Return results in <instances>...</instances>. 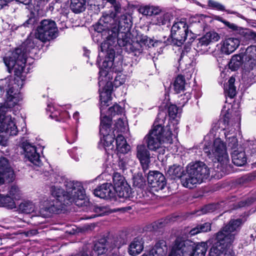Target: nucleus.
<instances>
[{"instance_id": "nucleus-38", "label": "nucleus", "mask_w": 256, "mask_h": 256, "mask_svg": "<svg viewBox=\"0 0 256 256\" xmlns=\"http://www.w3.org/2000/svg\"><path fill=\"white\" fill-rule=\"evenodd\" d=\"M181 238L179 237V235L177 236L174 240L171 248L170 252L168 256H182V244Z\"/></svg>"}, {"instance_id": "nucleus-7", "label": "nucleus", "mask_w": 256, "mask_h": 256, "mask_svg": "<svg viewBox=\"0 0 256 256\" xmlns=\"http://www.w3.org/2000/svg\"><path fill=\"white\" fill-rule=\"evenodd\" d=\"M4 61L9 72L13 70L14 80H24L25 76H23V72L26 62V51L24 48H16L11 56L4 58Z\"/></svg>"}, {"instance_id": "nucleus-63", "label": "nucleus", "mask_w": 256, "mask_h": 256, "mask_svg": "<svg viewBox=\"0 0 256 256\" xmlns=\"http://www.w3.org/2000/svg\"><path fill=\"white\" fill-rule=\"evenodd\" d=\"M12 0H0V10L8 5Z\"/></svg>"}, {"instance_id": "nucleus-14", "label": "nucleus", "mask_w": 256, "mask_h": 256, "mask_svg": "<svg viewBox=\"0 0 256 256\" xmlns=\"http://www.w3.org/2000/svg\"><path fill=\"white\" fill-rule=\"evenodd\" d=\"M93 194L102 199L116 201V194L111 183L105 182L98 185L94 190Z\"/></svg>"}, {"instance_id": "nucleus-4", "label": "nucleus", "mask_w": 256, "mask_h": 256, "mask_svg": "<svg viewBox=\"0 0 256 256\" xmlns=\"http://www.w3.org/2000/svg\"><path fill=\"white\" fill-rule=\"evenodd\" d=\"M180 107L173 104L171 100L168 91L166 90L161 102V112L169 116L168 122L166 126L161 124V144L162 143H172V130L174 129V124L170 120H175L179 117L181 112H179Z\"/></svg>"}, {"instance_id": "nucleus-2", "label": "nucleus", "mask_w": 256, "mask_h": 256, "mask_svg": "<svg viewBox=\"0 0 256 256\" xmlns=\"http://www.w3.org/2000/svg\"><path fill=\"white\" fill-rule=\"evenodd\" d=\"M111 33L106 36V40L101 43L100 51L104 54V59L102 66L99 65V73L100 76H106L110 69L114 66L116 51L114 44L116 41L120 47H125L126 50L128 53L141 50L140 46L138 42L132 40L130 36V32L119 30L116 26H112ZM98 62V59L96 61Z\"/></svg>"}, {"instance_id": "nucleus-8", "label": "nucleus", "mask_w": 256, "mask_h": 256, "mask_svg": "<svg viewBox=\"0 0 256 256\" xmlns=\"http://www.w3.org/2000/svg\"><path fill=\"white\" fill-rule=\"evenodd\" d=\"M58 36V30L56 22L52 19L42 20L36 28V38L43 43L54 40Z\"/></svg>"}, {"instance_id": "nucleus-42", "label": "nucleus", "mask_w": 256, "mask_h": 256, "mask_svg": "<svg viewBox=\"0 0 256 256\" xmlns=\"http://www.w3.org/2000/svg\"><path fill=\"white\" fill-rule=\"evenodd\" d=\"M122 189L120 190L121 194H120L118 192V190L114 189V193L116 194V201L117 200L118 197V198H122L124 199L130 198H132V188L128 184V190H126V188H124L123 186H120Z\"/></svg>"}, {"instance_id": "nucleus-34", "label": "nucleus", "mask_w": 256, "mask_h": 256, "mask_svg": "<svg viewBox=\"0 0 256 256\" xmlns=\"http://www.w3.org/2000/svg\"><path fill=\"white\" fill-rule=\"evenodd\" d=\"M70 8L75 14H80L85 10L86 0H70Z\"/></svg>"}, {"instance_id": "nucleus-11", "label": "nucleus", "mask_w": 256, "mask_h": 256, "mask_svg": "<svg viewBox=\"0 0 256 256\" xmlns=\"http://www.w3.org/2000/svg\"><path fill=\"white\" fill-rule=\"evenodd\" d=\"M245 220L241 218L230 219L229 222L224 225L217 232L232 243H234L236 235L240 230Z\"/></svg>"}, {"instance_id": "nucleus-19", "label": "nucleus", "mask_w": 256, "mask_h": 256, "mask_svg": "<svg viewBox=\"0 0 256 256\" xmlns=\"http://www.w3.org/2000/svg\"><path fill=\"white\" fill-rule=\"evenodd\" d=\"M22 144L26 158L34 164L39 166L41 162L40 154L37 152L36 147L28 140L24 142Z\"/></svg>"}, {"instance_id": "nucleus-50", "label": "nucleus", "mask_w": 256, "mask_h": 256, "mask_svg": "<svg viewBox=\"0 0 256 256\" xmlns=\"http://www.w3.org/2000/svg\"><path fill=\"white\" fill-rule=\"evenodd\" d=\"M208 4L210 8H211L213 9L222 12L225 10L224 6L218 2L214 1L213 0H208Z\"/></svg>"}, {"instance_id": "nucleus-45", "label": "nucleus", "mask_w": 256, "mask_h": 256, "mask_svg": "<svg viewBox=\"0 0 256 256\" xmlns=\"http://www.w3.org/2000/svg\"><path fill=\"white\" fill-rule=\"evenodd\" d=\"M10 172V168L9 166L8 160L5 158H0V176H7V174ZM9 176V174H8Z\"/></svg>"}, {"instance_id": "nucleus-62", "label": "nucleus", "mask_w": 256, "mask_h": 256, "mask_svg": "<svg viewBox=\"0 0 256 256\" xmlns=\"http://www.w3.org/2000/svg\"><path fill=\"white\" fill-rule=\"evenodd\" d=\"M61 112V110H53L51 114H50V116L52 118L54 119L55 120L56 118H58V114H60Z\"/></svg>"}, {"instance_id": "nucleus-30", "label": "nucleus", "mask_w": 256, "mask_h": 256, "mask_svg": "<svg viewBox=\"0 0 256 256\" xmlns=\"http://www.w3.org/2000/svg\"><path fill=\"white\" fill-rule=\"evenodd\" d=\"M144 248L142 238L136 237L134 239L128 247V253L130 255L136 256L140 254Z\"/></svg>"}, {"instance_id": "nucleus-46", "label": "nucleus", "mask_w": 256, "mask_h": 256, "mask_svg": "<svg viewBox=\"0 0 256 256\" xmlns=\"http://www.w3.org/2000/svg\"><path fill=\"white\" fill-rule=\"evenodd\" d=\"M94 28L96 32L101 34L102 36H108L110 34L112 28H109L106 26L102 24L100 22H98L94 25Z\"/></svg>"}, {"instance_id": "nucleus-20", "label": "nucleus", "mask_w": 256, "mask_h": 256, "mask_svg": "<svg viewBox=\"0 0 256 256\" xmlns=\"http://www.w3.org/2000/svg\"><path fill=\"white\" fill-rule=\"evenodd\" d=\"M160 174V172L158 171H150L147 176L150 192L156 198L159 196L158 194L160 190V176H158Z\"/></svg>"}, {"instance_id": "nucleus-18", "label": "nucleus", "mask_w": 256, "mask_h": 256, "mask_svg": "<svg viewBox=\"0 0 256 256\" xmlns=\"http://www.w3.org/2000/svg\"><path fill=\"white\" fill-rule=\"evenodd\" d=\"M114 140H116V150L118 152L124 154L128 153V151H130V146L128 144L126 140L122 134H118L116 137L114 134V139L112 142V144L110 146H105V142L103 140V136L100 137V141L103 142V146L106 151L107 150V149H110L112 150L114 148V146L113 144Z\"/></svg>"}, {"instance_id": "nucleus-59", "label": "nucleus", "mask_w": 256, "mask_h": 256, "mask_svg": "<svg viewBox=\"0 0 256 256\" xmlns=\"http://www.w3.org/2000/svg\"><path fill=\"white\" fill-rule=\"evenodd\" d=\"M77 139V136L74 132H71L66 136V141L70 144L74 143Z\"/></svg>"}, {"instance_id": "nucleus-29", "label": "nucleus", "mask_w": 256, "mask_h": 256, "mask_svg": "<svg viewBox=\"0 0 256 256\" xmlns=\"http://www.w3.org/2000/svg\"><path fill=\"white\" fill-rule=\"evenodd\" d=\"M112 68V71L113 72H115L116 73H117V75L115 77V78H114V80L113 82H112L110 81H108L106 83V84H104V86H106L108 82H110V83H112V88H114V86L116 88H118L121 85H122V84H124V82H125V78H122V74H122V72L123 70H122V66L118 67V68H117L116 67H115V66L113 67V66H112V67L108 70V72H110V70H111ZM108 74H109V73H108ZM98 74H100L99 72H98ZM108 76V75H107L106 76V77ZM99 78H102H102H106V76H104V77L100 76V74H99Z\"/></svg>"}, {"instance_id": "nucleus-35", "label": "nucleus", "mask_w": 256, "mask_h": 256, "mask_svg": "<svg viewBox=\"0 0 256 256\" xmlns=\"http://www.w3.org/2000/svg\"><path fill=\"white\" fill-rule=\"evenodd\" d=\"M139 12L143 15L146 16H156L160 13V8L158 6L146 5L140 6Z\"/></svg>"}, {"instance_id": "nucleus-56", "label": "nucleus", "mask_w": 256, "mask_h": 256, "mask_svg": "<svg viewBox=\"0 0 256 256\" xmlns=\"http://www.w3.org/2000/svg\"><path fill=\"white\" fill-rule=\"evenodd\" d=\"M232 114L228 112V110H226L224 114L222 116V120L223 124L226 126H228L229 125L230 120L231 118Z\"/></svg>"}, {"instance_id": "nucleus-60", "label": "nucleus", "mask_w": 256, "mask_h": 256, "mask_svg": "<svg viewBox=\"0 0 256 256\" xmlns=\"http://www.w3.org/2000/svg\"><path fill=\"white\" fill-rule=\"evenodd\" d=\"M224 12H226L227 14H235L238 17L242 19V20H246V18H245V17L244 16H243L242 14H240L236 12H235V11H233L232 10H226L225 9V10H224Z\"/></svg>"}, {"instance_id": "nucleus-24", "label": "nucleus", "mask_w": 256, "mask_h": 256, "mask_svg": "<svg viewBox=\"0 0 256 256\" xmlns=\"http://www.w3.org/2000/svg\"><path fill=\"white\" fill-rule=\"evenodd\" d=\"M236 38L242 43H246L250 40H256V32L250 29L239 27L236 33H234Z\"/></svg>"}, {"instance_id": "nucleus-49", "label": "nucleus", "mask_w": 256, "mask_h": 256, "mask_svg": "<svg viewBox=\"0 0 256 256\" xmlns=\"http://www.w3.org/2000/svg\"><path fill=\"white\" fill-rule=\"evenodd\" d=\"M160 248V240H158L154 246L152 248L146 253H144L142 256H160L158 250Z\"/></svg>"}, {"instance_id": "nucleus-26", "label": "nucleus", "mask_w": 256, "mask_h": 256, "mask_svg": "<svg viewBox=\"0 0 256 256\" xmlns=\"http://www.w3.org/2000/svg\"><path fill=\"white\" fill-rule=\"evenodd\" d=\"M134 42H138V44H140V49L142 50L139 52H134V56L139 55L140 54L142 53L144 48L148 49L152 46L154 47L157 46L158 43V40L154 42L152 40L148 38L146 36L144 35L136 37V40L134 41Z\"/></svg>"}, {"instance_id": "nucleus-37", "label": "nucleus", "mask_w": 256, "mask_h": 256, "mask_svg": "<svg viewBox=\"0 0 256 256\" xmlns=\"http://www.w3.org/2000/svg\"><path fill=\"white\" fill-rule=\"evenodd\" d=\"M0 206L12 210L16 208V204L14 200L10 196L0 194Z\"/></svg>"}, {"instance_id": "nucleus-53", "label": "nucleus", "mask_w": 256, "mask_h": 256, "mask_svg": "<svg viewBox=\"0 0 256 256\" xmlns=\"http://www.w3.org/2000/svg\"><path fill=\"white\" fill-rule=\"evenodd\" d=\"M216 208V206L214 204H210L202 208L201 210L202 214H205L214 212Z\"/></svg>"}, {"instance_id": "nucleus-23", "label": "nucleus", "mask_w": 256, "mask_h": 256, "mask_svg": "<svg viewBox=\"0 0 256 256\" xmlns=\"http://www.w3.org/2000/svg\"><path fill=\"white\" fill-rule=\"evenodd\" d=\"M240 41L235 37L226 38L222 42L221 52L226 54H230L240 46Z\"/></svg>"}, {"instance_id": "nucleus-6", "label": "nucleus", "mask_w": 256, "mask_h": 256, "mask_svg": "<svg viewBox=\"0 0 256 256\" xmlns=\"http://www.w3.org/2000/svg\"><path fill=\"white\" fill-rule=\"evenodd\" d=\"M210 175V168L204 162L199 161L190 163L186 169V188H194L196 184L208 178Z\"/></svg>"}, {"instance_id": "nucleus-52", "label": "nucleus", "mask_w": 256, "mask_h": 256, "mask_svg": "<svg viewBox=\"0 0 256 256\" xmlns=\"http://www.w3.org/2000/svg\"><path fill=\"white\" fill-rule=\"evenodd\" d=\"M70 118L68 112L66 110H61L56 120L59 122H65Z\"/></svg>"}, {"instance_id": "nucleus-33", "label": "nucleus", "mask_w": 256, "mask_h": 256, "mask_svg": "<svg viewBox=\"0 0 256 256\" xmlns=\"http://www.w3.org/2000/svg\"><path fill=\"white\" fill-rule=\"evenodd\" d=\"M244 55L242 54H234L232 56L228 63V68L232 71L237 70L243 63Z\"/></svg>"}, {"instance_id": "nucleus-15", "label": "nucleus", "mask_w": 256, "mask_h": 256, "mask_svg": "<svg viewBox=\"0 0 256 256\" xmlns=\"http://www.w3.org/2000/svg\"><path fill=\"white\" fill-rule=\"evenodd\" d=\"M18 86H14L10 82L6 81L5 83L0 84V92L4 94L6 92V102H11L14 106L18 101V95L19 94Z\"/></svg>"}, {"instance_id": "nucleus-51", "label": "nucleus", "mask_w": 256, "mask_h": 256, "mask_svg": "<svg viewBox=\"0 0 256 256\" xmlns=\"http://www.w3.org/2000/svg\"><path fill=\"white\" fill-rule=\"evenodd\" d=\"M255 201V199L254 198H248L245 200H243L239 201L238 202V206L240 208L248 206L252 204Z\"/></svg>"}, {"instance_id": "nucleus-22", "label": "nucleus", "mask_w": 256, "mask_h": 256, "mask_svg": "<svg viewBox=\"0 0 256 256\" xmlns=\"http://www.w3.org/2000/svg\"><path fill=\"white\" fill-rule=\"evenodd\" d=\"M186 170H184L183 167L180 165L174 164L169 167L166 173V176L171 180L180 179L182 186L186 188V178H184H184Z\"/></svg>"}, {"instance_id": "nucleus-47", "label": "nucleus", "mask_w": 256, "mask_h": 256, "mask_svg": "<svg viewBox=\"0 0 256 256\" xmlns=\"http://www.w3.org/2000/svg\"><path fill=\"white\" fill-rule=\"evenodd\" d=\"M192 98V94L188 92H186L184 94L178 96V104L179 107H184Z\"/></svg>"}, {"instance_id": "nucleus-41", "label": "nucleus", "mask_w": 256, "mask_h": 256, "mask_svg": "<svg viewBox=\"0 0 256 256\" xmlns=\"http://www.w3.org/2000/svg\"><path fill=\"white\" fill-rule=\"evenodd\" d=\"M145 177L142 173H138L133 176V186L140 190H144L146 186Z\"/></svg>"}, {"instance_id": "nucleus-36", "label": "nucleus", "mask_w": 256, "mask_h": 256, "mask_svg": "<svg viewBox=\"0 0 256 256\" xmlns=\"http://www.w3.org/2000/svg\"><path fill=\"white\" fill-rule=\"evenodd\" d=\"M186 79L184 76L178 74L175 78L173 86L176 93L178 94L185 90Z\"/></svg>"}, {"instance_id": "nucleus-16", "label": "nucleus", "mask_w": 256, "mask_h": 256, "mask_svg": "<svg viewBox=\"0 0 256 256\" xmlns=\"http://www.w3.org/2000/svg\"><path fill=\"white\" fill-rule=\"evenodd\" d=\"M220 38L219 34L214 31H210L202 37L196 40H192L194 44H196V50H202L204 48L207 46L212 43L218 42Z\"/></svg>"}, {"instance_id": "nucleus-9", "label": "nucleus", "mask_w": 256, "mask_h": 256, "mask_svg": "<svg viewBox=\"0 0 256 256\" xmlns=\"http://www.w3.org/2000/svg\"><path fill=\"white\" fill-rule=\"evenodd\" d=\"M224 238L218 232L214 235V242L210 248V256H234V252L230 250L233 244Z\"/></svg>"}, {"instance_id": "nucleus-10", "label": "nucleus", "mask_w": 256, "mask_h": 256, "mask_svg": "<svg viewBox=\"0 0 256 256\" xmlns=\"http://www.w3.org/2000/svg\"><path fill=\"white\" fill-rule=\"evenodd\" d=\"M158 113L154 124L148 134L145 136L144 140L147 148L150 150L156 151L160 148V106H158Z\"/></svg>"}, {"instance_id": "nucleus-61", "label": "nucleus", "mask_w": 256, "mask_h": 256, "mask_svg": "<svg viewBox=\"0 0 256 256\" xmlns=\"http://www.w3.org/2000/svg\"><path fill=\"white\" fill-rule=\"evenodd\" d=\"M232 140V141L229 142L228 146H230L232 148H235L238 146V140L236 136H232L231 138H229V140Z\"/></svg>"}, {"instance_id": "nucleus-28", "label": "nucleus", "mask_w": 256, "mask_h": 256, "mask_svg": "<svg viewBox=\"0 0 256 256\" xmlns=\"http://www.w3.org/2000/svg\"><path fill=\"white\" fill-rule=\"evenodd\" d=\"M232 162L238 166L245 165L247 162V157L244 150H234L232 153Z\"/></svg>"}, {"instance_id": "nucleus-32", "label": "nucleus", "mask_w": 256, "mask_h": 256, "mask_svg": "<svg viewBox=\"0 0 256 256\" xmlns=\"http://www.w3.org/2000/svg\"><path fill=\"white\" fill-rule=\"evenodd\" d=\"M130 16L127 14L121 15L118 23L115 24L116 28H118L119 30H125L126 32H130L132 26V22L130 20Z\"/></svg>"}, {"instance_id": "nucleus-13", "label": "nucleus", "mask_w": 256, "mask_h": 256, "mask_svg": "<svg viewBox=\"0 0 256 256\" xmlns=\"http://www.w3.org/2000/svg\"><path fill=\"white\" fill-rule=\"evenodd\" d=\"M8 107L0 106V132L10 130L12 135H16L18 132L17 126L10 116H6Z\"/></svg>"}, {"instance_id": "nucleus-40", "label": "nucleus", "mask_w": 256, "mask_h": 256, "mask_svg": "<svg viewBox=\"0 0 256 256\" xmlns=\"http://www.w3.org/2000/svg\"><path fill=\"white\" fill-rule=\"evenodd\" d=\"M107 240L106 238H102L98 240L94 244V250L97 252L98 256L105 254L108 249L106 248Z\"/></svg>"}, {"instance_id": "nucleus-57", "label": "nucleus", "mask_w": 256, "mask_h": 256, "mask_svg": "<svg viewBox=\"0 0 256 256\" xmlns=\"http://www.w3.org/2000/svg\"><path fill=\"white\" fill-rule=\"evenodd\" d=\"M5 132L7 134H9L10 135L12 136L11 134L10 133V130L6 131L4 130L2 132H0V145L5 146L6 145L7 143V139L6 136L3 135L2 134H1V133Z\"/></svg>"}, {"instance_id": "nucleus-55", "label": "nucleus", "mask_w": 256, "mask_h": 256, "mask_svg": "<svg viewBox=\"0 0 256 256\" xmlns=\"http://www.w3.org/2000/svg\"><path fill=\"white\" fill-rule=\"evenodd\" d=\"M160 228V220H158L147 226L148 230L150 231H158Z\"/></svg>"}, {"instance_id": "nucleus-43", "label": "nucleus", "mask_w": 256, "mask_h": 256, "mask_svg": "<svg viewBox=\"0 0 256 256\" xmlns=\"http://www.w3.org/2000/svg\"><path fill=\"white\" fill-rule=\"evenodd\" d=\"M28 20L23 24L24 27L32 28L38 24L39 17L34 12L31 11L28 15Z\"/></svg>"}, {"instance_id": "nucleus-54", "label": "nucleus", "mask_w": 256, "mask_h": 256, "mask_svg": "<svg viewBox=\"0 0 256 256\" xmlns=\"http://www.w3.org/2000/svg\"><path fill=\"white\" fill-rule=\"evenodd\" d=\"M198 226L200 232H208L211 230V224L210 222L198 224Z\"/></svg>"}, {"instance_id": "nucleus-3", "label": "nucleus", "mask_w": 256, "mask_h": 256, "mask_svg": "<svg viewBox=\"0 0 256 256\" xmlns=\"http://www.w3.org/2000/svg\"><path fill=\"white\" fill-rule=\"evenodd\" d=\"M100 94V124L99 126V132L103 136L104 144L110 146L114 139V131L112 128V118L116 115L122 114L123 111L122 108L118 104L116 103L110 106L106 111V108L109 106L112 100V83L108 82L106 86L98 90Z\"/></svg>"}, {"instance_id": "nucleus-27", "label": "nucleus", "mask_w": 256, "mask_h": 256, "mask_svg": "<svg viewBox=\"0 0 256 256\" xmlns=\"http://www.w3.org/2000/svg\"><path fill=\"white\" fill-rule=\"evenodd\" d=\"M112 186L114 189L118 190V192L120 194V190L122 188L120 186H123L126 190H128V184L124 176L122 175L120 173L115 172L113 174L112 176Z\"/></svg>"}, {"instance_id": "nucleus-21", "label": "nucleus", "mask_w": 256, "mask_h": 256, "mask_svg": "<svg viewBox=\"0 0 256 256\" xmlns=\"http://www.w3.org/2000/svg\"><path fill=\"white\" fill-rule=\"evenodd\" d=\"M136 156L144 171L147 170L150 163V154L145 145L141 144L137 146Z\"/></svg>"}, {"instance_id": "nucleus-1", "label": "nucleus", "mask_w": 256, "mask_h": 256, "mask_svg": "<svg viewBox=\"0 0 256 256\" xmlns=\"http://www.w3.org/2000/svg\"><path fill=\"white\" fill-rule=\"evenodd\" d=\"M66 190L56 186L51 188V196L44 205V210L54 214H60L66 207L72 203L78 207L87 206L88 200L82 182L78 181L67 182Z\"/></svg>"}, {"instance_id": "nucleus-48", "label": "nucleus", "mask_w": 256, "mask_h": 256, "mask_svg": "<svg viewBox=\"0 0 256 256\" xmlns=\"http://www.w3.org/2000/svg\"><path fill=\"white\" fill-rule=\"evenodd\" d=\"M10 196L14 200H18L20 198V190L18 188L15 186H12L9 191H8Z\"/></svg>"}, {"instance_id": "nucleus-58", "label": "nucleus", "mask_w": 256, "mask_h": 256, "mask_svg": "<svg viewBox=\"0 0 256 256\" xmlns=\"http://www.w3.org/2000/svg\"><path fill=\"white\" fill-rule=\"evenodd\" d=\"M224 24L228 28L234 32V33H236L240 26H238L234 24L230 23V22L226 20L224 22Z\"/></svg>"}, {"instance_id": "nucleus-25", "label": "nucleus", "mask_w": 256, "mask_h": 256, "mask_svg": "<svg viewBox=\"0 0 256 256\" xmlns=\"http://www.w3.org/2000/svg\"><path fill=\"white\" fill-rule=\"evenodd\" d=\"M174 16L170 13L166 12L164 14L162 18H161V29L162 33H166L168 38H173V32H172V22L173 20Z\"/></svg>"}, {"instance_id": "nucleus-64", "label": "nucleus", "mask_w": 256, "mask_h": 256, "mask_svg": "<svg viewBox=\"0 0 256 256\" xmlns=\"http://www.w3.org/2000/svg\"><path fill=\"white\" fill-rule=\"evenodd\" d=\"M114 7V10H115L116 13L118 14L120 12L121 10V4H120V2H116V4H112Z\"/></svg>"}, {"instance_id": "nucleus-5", "label": "nucleus", "mask_w": 256, "mask_h": 256, "mask_svg": "<svg viewBox=\"0 0 256 256\" xmlns=\"http://www.w3.org/2000/svg\"><path fill=\"white\" fill-rule=\"evenodd\" d=\"M172 32H173V38H170L166 40V36H164V43L165 46H181L185 42L187 38L190 36L188 43L192 42L193 39L192 32L189 30V26L187 22V19L184 18H176L172 22Z\"/></svg>"}, {"instance_id": "nucleus-17", "label": "nucleus", "mask_w": 256, "mask_h": 256, "mask_svg": "<svg viewBox=\"0 0 256 256\" xmlns=\"http://www.w3.org/2000/svg\"><path fill=\"white\" fill-rule=\"evenodd\" d=\"M220 38L219 34L214 31H210L202 37L196 40H192L194 44H196V50H202L204 48L207 46L212 43L218 42Z\"/></svg>"}, {"instance_id": "nucleus-44", "label": "nucleus", "mask_w": 256, "mask_h": 256, "mask_svg": "<svg viewBox=\"0 0 256 256\" xmlns=\"http://www.w3.org/2000/svg\"><path fill=\"white\" fill-rule=\"evenodd\" d=\"M18 210L22 213L30 214L34 211V206L32 202L26 201L20 204Z\"/></svg>"}, {"instance_id": "nucleus-31", "label": "nucleus", "mask_w": 256, "mask_h": 256, "mask_svg": "<svg viewBox=\"0 0 256 256\" xmlns=\"http://www.w3.org/2000/svg\"><path fill=\"white\" fill-rule=\"evenodd\" d=\"M236 80L233 76H231L226 84L224 85V92L226 96L233 98L236 96V90L234 86Z\"/></svg>"}, {"instance_id": "nucleus-39", "label": "nucleus", "mask_w": 256, "mask_h": 256, "mask_svg": "<svg viewBox=\"0 0 256 256\" xmlns=\"http://www.w3.org/2000/svg\"><path fill=\"white\" fill-rule=\"evenodd\" d=\"M190 241L193 244L192 252H194L197 256H205L208 250V244L206 242H202L196 245L195 243L192 240Z\"/></svg>"}, {"instance_id": "nucleus-12", "label": "nucleus", "mask_w": 256, "mask_h": 256, "mask_svg": "<svg viewBox=\"0 0 256 256\" xmlns=\"http://www.w3.org/2000/svg\"><path fill=\"white\" fill-rule=\"evenodd\" d=\"M212 152L216 159L222 166H226L229 162L226 145L220 138L214 140Z\"/></svg>"}]
</instances>
